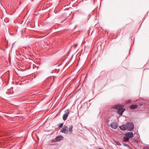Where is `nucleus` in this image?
<instances>
[{
	"instance_id": "obj_7",
	"label": "nucleus",
	"mask_w": 149,
	"mask_h": 149,
	"mask_svg": "<svg viewBox=\"0 0 149 149\" xmlns=\"http://www.w3.org/2000/svg\"><path fill=\"white\" fill-rule=\"evenodd\" d=\"M120 129L123 130H127L126 124L123 125L120 127Z\"/></svg>"
},
{
	"instance_id": "obj_10",
	"label": "nucleus",
	"mask_w": 149,
	"mask_h": 149,
	"mask_svg": "<svg viewBox=\"0 0 149 149\" xmlns=\"http://www.w3.org/2000/svg\"><path fill=\"white\" fill-rule=\"evenodd\" d=\"M72 128L73 126L72 125H70L69 127V131L70 133H71L72 132Z\"/></svg>"
},
{
	"instance_id": "obj_14",
	"label": "nucleus",
	"mask_w": 149,
	"mask_h": 149,
	"mask_svg": "<svg viewBox=\"0 0 149 149\" xmlns=\"http://www.w3.org/2000/svg\"><path fill=\"white\" fill-rule=\"evenodd\" d=\"M131 100H127L126 101V104H129V103H131Z\"/></svg>"
},
{
	"instance_id": "obj_13",
	"label": "nucleus",
	"mask_w": 149,
	"mask_h": 149,
	"mask_svg": "<svg viewBox=\"0 0 149 149\" xmlns=\"http://www.w3.org/2000/svg\"><path fill=\"white\" fill-rule=\"evenodd\" d=\"M77 46V44H74L72 46V47H73L74 49L76 48Z\"/></svg>"
},
{
	"instance_id": "obj_2",
	"label": "nucleus",
	"mask_w": 149,
	"mask_h": 149,
	"mask_svg": "<svg viewBox=\"0 0 149 149\" xmlns=\"http://www.w3.org/2000/svg\"><path fill=\"white\" fill-rule=\"evenodd\" d=\"M127 129L128 130L131 131L134 128V125L132 123H128L126 124Z\"/></svg>"
},
{
	"instance_id": "obj_3",
	"label": "nucleus",
	"mask_w": 149,
	"mask_h": 149,
	"mask_svg": "<svg viewBox=\"0 0 149 149\" xmlns=\"http://www.w3.org/2000/svg\"><path fill=\"white\" fill-rule=\"evenodd\" d=\"M63 137L62 136H56L54 139L52 140V142H55L60 141L63 139Z\"/></svg>"
},
{
	"instance_id": "obj_16",
	"label": "nucleus",
	"mask_w": 149,
	"mask_h": 149,
	"mask_svg": "<svg viewBox=\"0 0 149 149\" xmlns=\"http://www.w3.org/2000/svg\"><path fill=\"white\" fill-rule=\"evenodd\" d=\"M115 142L118 145H120V143L118 141H116Z\"/></svg>"
},
{
	"instance_id": "obj_5",
	"label": "nucleus",
	"mask_w": 149,
	"mask_h": 149,
	"mask_svg": "<svg viewBox=\"0 0 149 149\" xmlns=\"http://www.w3.org/2000/svg\"><path fill=\"white\" fill-rule=\"evenodd\" d=\"M110 126L113 129H116L118 127L117 124L116 123L113 122L111 123Z\"/></svg>"
},
{
	"instance_id": "obj_1",
	"label": "nucleus",
	"mask_w": 149,
	"mask_h": 149,
	"mask_svg": "<svg viewBox=\"0 0 149 149\" xmlns=\"http://www.w3.org/2000/svg\"><path fill=\"white\" fill-rule=\"evenodd\" d=\"M123 105L120 104H117L113 107V108L116 109L118 110L117 113L120 115H121L123 112L125 111V109L123 108Z\"/></svg>"
},
{
	"instance_id": "obj_8",
	"label": "nucleus",
	"mask_w": 149,
	"mask_h": 149,
	"mask_svg": "<svg viewBox=\"0 0 149 149\" xmlns=\"http://www.w3.org/2000/svg\"><path fill=\"white\" fill-rule=\"evenodd\" d=\"M138 107V105L136 104L132 105L130 107V108L131 109H134Z\"/></svg>"
},
{
	"instance_id": "obj_11",
	"label": "nucleus",
	"mask_w": 149,
	"mask_h": 149,
	"mask_svg": "<svg viewBox=\"0 0 149 149\" xmlns=\"http://www.w3.org/2000/svg\"><path fill=\"white\" fill-rule=\"evenodd\" d=\"M69 113L70 112L69 111V109H68L65 111V113L64 114L68 116V115L69 114Z\"/></svg>"
},
{
	"instance_id": "obj_17",
	"label": "nucleus",
	"mask_w": 149,
	"mask_h": 149,
	"mask_svg": "<svg viewBox=\"0 0 149 149\" xmlns=\"http://www.w3.org/2000/svg\"><path fill=\"white\" fill-rule=\"evenodd\" d=\"M144 149H149V146H147L144 147Z\"/></svg>"
},
{
	"instance_id": "obj_4",
	"label": "nucleus",
	"mask_w": 149,
	"mask_h": 149,
	"mask_svg": "<svg viewBox=\"0 0 149 149\" xmlns=\"http://www.w3.org/2000/svg\"><path fill=\"white\" fill-rule=\"evenodd\" d=\"M60 132L65 134H67L68 132V127L66 126H64V127L60 130Z\"/></svg>"
},
{
	"instance_id": "obj_6",
	"label": "nucleus",
	"mask_w": 149,
	"mask_h": 149,
	"mask_svg": "<svg viewBox=\"0 0 149 149\" xmlns=\"http://www.w3.org/2000/svg\"><path fill=\"white\" fill-rule=\"evenodd\" d=\"M125 136L128 137L129 139H130V138H132L133 137V134L132 132H128L125 134Z\"/></svg>"
},
{
	"instance_id": "obj_18",
	"label": "nucleus",
	"mask_w": 149,
	"mask_h": 149,
	"mask_svg": "<svg viewBox=\"0 0 149 149\" xmlns=\"http://www.w3.org/2000/svg\"><path fill=\"white\" fill-rule=\"evenodd\" d=\"M99 149H102L101 148H100Z\"/></svg>"
},
{
	"instance_id": "obj_15",
	"label": "nucleus",
	"mask_w": 149,
	"mask_h": 149,
	"mask_svg": "<svg viewBox=\"0 0 149 149\" xmlns=\"http://www.w3.org/2000/svg\"><path fill=\"white\" fill-rule=\"evenodd\" d=\"M63 125V123H61L58 126V127L59 128L61 127Z\"/></svg>"
},
{
	"instance_id": "obj_12",
	"label": "nucleus",
	"mask_w": 149,
	"mask_h": 149,
	"mask_svg": "<svg viewBox=\"0 0 149 149\" xmlns=\"http://www.w3.org/2000/svg\"><path fill=\"white\" fill-rule=\"evenodd\" d=\"M68 117V116L65 115L64 114H63V120H66L67 119Z\"/></svg>"
},
{
	"instance_id": "obj_9",
	"label": "nucleus",
	"mask_w": 149,
	"mask_h": 149,
	"mask_svg": "<svg viewBox=\"0 0 149 149\" xmlns=\"http://www.w3.org/2000/svg\"><path fill=\"white\" fill-rule=\"evenodd\" d=\"M129 139L127 136L124 137L123 138V141L127 142L129 141Z\"/></svg>"
}]
</instances>
